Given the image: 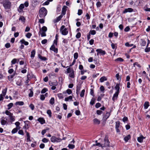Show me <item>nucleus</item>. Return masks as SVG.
I'll return each mask as SVG.
<instances>
[{
    "mask_svg": "<svg viewBox=\"0 0 150 150\" xmlns=\"http://www.w3.org/2000/svg\"><path fill=\"white\" fill-rule=\"evenodd\" d=\"M37 120L41 124H43L45 123V121L43 118H39Z\"/></svg>",
    "mask_w": 150,
    "mask_h": 150,
    "instance_id": "16",
    "label": "nucleus"
},
{
    "mask_svg": "<svg viewBox=\"0 0 150 150\" xmlns=\"http://www.w3.org/2000/svg\"><path fill=\"white\" fill-rule=\"evenodd\" d=\"M89 34H91L92 35H94L96 33V32L95 30H91L89 32Z\"/></svg>",
    "mask_w": 150,
    "mask_h": 150,
    "instance_id": "41",
    "label": "nucleus"
},
{
    "mask_svg": "<svg viewBox=\"0 0 150 150\" xmlns=\"http://www.w3.org/2000/svg\"><path fill=\"white\" fill-rule=\"evenodd\" d=\"M24 7V5L23 4H21L19 6V9H18V11L19 12H21L23 11V9Z\"/></svg>",
    "mask_w": 150,
    "mask_h": 150,
    "instance_id": "15",
    "label": "nucleus"
},
{
    "mask_svg": "<svg viewBox=\"0 0 150 150\" xmlns=\"http://www.w3.org/2000/svg\"><path fill=\"white\" fill-rule=\"evenodd\" d=\"M120 121H118L116 122V125L115 128L117 132H119L120 131L119 129V127L120 125Z\"/></svg>",
    "mask_w": 150,
    "mask_h": 150,
    "instance_id": "7",
    "label": "nucleus"
},
{
    "mask_svg": "<svg viewBox=\"0 0 150 150\" xmlns=\"http://www.w3.org/2000/svg\"><path fill=\"white\" fill-rule=\"evenodd\" d=\"M72 69H73V68H71L70 67H69V68H67V73H70L71 72Z\"/></svg>",
    "mask_w": 150,
    "mask_h": 150,
    "instance_id": "57",
    "label": "nucleus"
},
{
    "mask_svg": "<svg viewBox=\"0 0 150 150\" xmlns=\"http://www.w3.org/2000/svg\"><path fill=\"white\" fill-rule=\"evenodd\" d=\"M133 10L131 8H126L123 11V13H125L127 12H131L133 11Z\"/></svg>",
    "mask_w": 150,
    "mask_h": 150,
    "instance_id": "11",
    "label": "nucleus"
},
{
    "mask_svg": "<svg viewBox=\"0 0 150 150\" xmlns=\"http://www.w3.org/2000/svg\"><path fill=\"white\" fill-rule=\"evenodd\" d=\"M125 45L127 47H131L133 45V44H129V42H127L125 43Z\"/></svg>",
    "mask_w": 150,
    "mask_h": 150,
    "instance_id": "53",
    "label": "nucleus"
},
{
    "mask_svg": "<svg viewBox=\"0 0 150 150\" xmlns=\"http://www.w3.org/2000/svg\"><path fill=\"white\" fill-rule=\"evenodd\" d=\"M45 97L44 95L43 94L40 95V99L42 100H45Z\"/></svg>",
    "mask_w": 150,
    "mask_h": 150,
    "instance_id": "62",
    "label": "nucleus"
},
{
    "mask_svg": "<svg viewBox=\"0 0 150 150\" xmlns=\"http://www.w3.org/2000/svg\"><path fill=\"white\" fill-rule=\"evenodd\" d=\"M67 7L65 6H63L62 8L61 15H64L66 14Z\"/></svg>",
    "mask_w": 150,
    "mask_h": 150,
    "instance_id": "12",
    "label": "nucleus"
},
{
    "mask_svg": "<svg viewBox=\"0 0 150 150\" xmlns=\"http://www.w3.org/2000/svg\"><path fill=\"white\" fill-rule=\"evenodd\" d=\"M35 54V50H33L31 52L30 57L31 58H33L34 57Z\"/></svg>",
    "mask_w": 150,
    "mask_h": 150,
    "instance_id": "22",
    "label": "nucleus"
},
{
    "mask_svg": "<svg viewBox=\"0 0 150 150\" xmlns=\"http://www.w3.org/2000/svg\"><path fill=\"white\" fill-rule=\"evenodd\" d=\"M96 51L97 52V55H98L99 54H100L101 55H104L106 54V52L105 51L102 50L101 49H97L96 50Z\"/></svg>",
    "mask_w": 150,
    "mask_h": 150,
    "instance_id": "5",
    "label": "nucleus"
},
{
    "mask_svg": "<svg viewBox=\"0 0 150 150\" xmlns=\"http://www.w3.org/2000/svg\"><path fill=\"white\" fill-rule=\"evenodd\" d=\"M110 113L107 112L105 115L104 116V118L106 120L110 116Z\"/></svg>",
    "mask_w": 150,
    "mask_h": 150,
    "instance_id": "25",
    "label": "nucleus"
},
{
    "mask_svg": "<svg viewBox=\"0 0 150 150\" xmlns=\"http://www.w3.org/2000/svg\"><path fill=\"white\" fill-rule=\"evenodd\" d=\"M5 47L6 48H9L10 47L11 45L9 43H7L5 45Z\"/></svg>",
    "mask_w": 150,
    "mask_h": 150,
    "instance_id": "56",
    "label": "nucleus"
},
{
    "mask_svg": "<svg viewBox=\"0 0 150 150\" xmlns=\"http://www.w3.org/2000/svg\"><path fill=\"white\" fill-rule=\"evenodd\" d=\"M24 102L23 101H18L16 103L15 105H24Z\"/></svg>",
    "mask_w": 150,
    "mask_h": 150,
    "instance_id": "32",
    "label": "nucleus"
},
{
    "mask_svg": "<svg viewBox=\"0 0 150 150\" xmlns=\"http://www.w3.org/2000/svg\"><path fill=\"white\" fill-rule=\"evenodd\" d=\"M85 92V90L84 89H83L81 91V93L80 94V96L83 97H84V93Z\"/></svg>",
    "mask_w": 150,
    "mask_h": 150,
    "instance_id": "38",
    "label": "nucleus"
},
{
    "mask_svg": "<svg viewBox=\"0 0 150 150\" xmlns=\"http://www.w3.org/2000/svg\"><path fill=\"white\" fill-rule=\"evenodd\" d=\"M93 123L95 124H99L100 123V121L97 118H95L93 120Z\"/></svg>",
    "mask_w": 150,
    "mask_h": 150,
    "instance_id": "17",
    "label": "nucleus"
},
{
    "mask_svg": "<svg viewBox=\"0 0 150 150\" xmlns=\"http://www.w3.org/2000/svg\"><path fill=\"white\" fill-rule=\"evenodd\" d=\"M68 147L69 149H73L74 148L75 146L74 145L69 144Z\"/></svg>",
    "mask_w": 150,
    "mask_h": 150,
    "instance_id": "43",
    "label": "nucleus"
},
{
    "mask_svg": "<svg viewBox=\"0 0 150 150\" xmlns=\"http://www.w3.org/2000/svg\"><path fill=\"white\" fill-rule=\"evenodd\" d=\"M7 91V88H6L5 89L3 90L2 91V93L1 94H2V96H4L6 93Z\"/></svg>",
    "mask_w": 150,
    "mask_h": 150,
    "instance_id": "26",
    "label": "nucleus"
},
{
    "mask_svg": "<svg viewBox=\"0 0 150 150\" xmlns=\"http://www.w3.org/2000/svg\"><path fill=\"white\" fill-rule=\"evenodd\" d=\"M54 102V98H52L50 100V103L52 105H53Z\"/></svg>",
    "mask_w": 150,
    "mask_h": 150,
    "instance_id": "34",
    "label": "nucleus"
},
{
    "mask_svg": "<svg viewBox=\"0 0 150 150\" xmlns=\"http://www.w3.org/2000/svg\"><path fill=\"white\" fill-rule=\"evenodd\" d=\"M107 80V79L106 78L105 76H103L102 77H101L100 79V81L101 82H103L105 81H106Z\"/></svg>",
    "mask_w": 150,
    "mask_h": 150,
    "instance_id": "23",
    "label": "nucleus"
},
{
    "mask_svg": "<svg viewBox=\"0 0 150 150\" xmlns=\"http://www.w3.org/2000/svg\"><path fill=\"white\" fill-rule=\"evenodd\" d=\"M29 90L30 91V93L29 94V96L30 97H32L33 96V88H32L31 89H29Z\"/></svg>",
    "mask_w": 150,
    "mask_h": 150,
    "instance_id": "27",
    "label": "nucleus"
},
{
    "mask_svg": "<svg viewBox=\"0 0 150 150\" xmlns=\"http://www.w3.org/2000/svg\"><path fill=\"white\" fill-rule=\"evenodd\" d=\"M13 105V104L12 103H9L8 105V109L9 110Z\"/></svg>",
    "mask_w": 150,
    "mask_h": 150,
    "instance_id": "42",
    "label": "nucleus"
},
{
    "mask_svg": "<svg viewBox=\"0 0 150 150\" xmlns=\"http://www.w3.org/2000/svg\"><path fill=\"white\" fill-rule=\"evenodd\" d=\"M47 113L48 115L50 117H51L52 116V112L50 110H48L47 112Z\"/></svg>",
    "mask_w": 150,
    "mask_h": 150,
    "instance_id": "40",
    "label": "nucleus"
},
{
    "mask_svg": "<svg viewBox=\"0 0 150 150\" xmlns=\"http://www.w3.org/2000/svg\"><path fill=\"white\" fill-rule=\"evenodd\" d=\"M101 106V104L100 103H97L95 105V107L96 108H98L100 107Z\"/></svg>",
    "mask_w": 150,
    "mask_h": 150,
    "instance_id": "55",
    "label": "nucleus"
},
{
    "mask_svg": "<svg viewBox=\"0 0 150 150\" xmlns=\"http://www.w3.org/2000/svg\"><path fill=\"white\" fill-rule=\"evenodd\" d=\"M103 112L100 110H97L96 113L98 115H100Z\"/></svg>",
    "mask_w": 150,
    "mask_h": 150,
    "instance_id": "63",
    "label": "nucleus"
},
{
    "mask_svg": "<svg viewBox=\"0 0 150 150\" xmlns=\"http://www.w3.org/2000/svg\"><path fill=\"white\" fill-rule=\"evenodd\" d=\"M39 27L40 29L39 33H41V32H46L47 30V28L45 26H44L41 28L40 25H39Z\"/></svg>",
    "mask_w": 150,
    "mask_h": 150,
    "instance_id": "10",
    "label": "nucleus"
},
{
    "mask_svg": "<svg viewBox=\"0 0 150 150\" xmlns=\"http://www.w3.org/2000/svg\"><path fill=\"white\" fill-rule=\"evenodd\" d=\"M19 20H21L23 22H24L25 20V18L23 16H21L19 18Z\"/></svg>",
    "mask_w": 150,
    "mask_h": 150,
    "instance_id": "46",
    "label": "nucleus"
},
{
    "mask_svg": "<svg viewBox=\"0 0 150 150\" xmlns=\"http://www.w3.org/2000/svg\"><path fill=\"white\" fill-rule=\"evenodd\" d=\"M11 3L10 2L6 1L3 4V5L5 9H8L10 8L11 6Z\"/></svg>",
    "mask_w": 150,
    "mask_h": 150,
    "instance_id": "4",
    "label": "nucleus"
},
{
    "mask_svg": "<svg viewBox=\"0 0 150 150\" xmlns=\"http://www.w3.org/2000/svg\"><path fill=\"white\" fill-rule=\"evenodd\" d=\"M104 144H103V147H109L110 146V142L108 139L105 137L104 139Z\"/></svg>",
    "mask_w": 150,
    "mask_h": 150,
    "instance_id": "6",
    "label": "nucleus"
},
{
    "mask_svg": "<svg viewBox=\"0 0 150 150\" xmlns=\"http://www.w3.org/2000/svg\"><path fill=\"white\" fill-rule=\"evenodd\" d=\"M145 137H143L142 135H141L140 137L137 138V140L140 143H142L144 139H145Z\"/></svg>",
    "mask_w": 150,
    "mask_h": 150,
    "instance_id": "13",
    "label": "nucleus"
},
{
    "mask_svg": "<svg viewBox=\"0 0 150 150\" xmlns=\"http://www.w3.org/2000/svg\"><path fill=\"white\" fill-rule=\"evenodd\" d=\"M115 61H120V62H123L124 59L121 57H119L115 60Z\"/></svg>",
    "mask_w": 150,
    "mask_h": 150,
    "instance_id": "44",
    "label": "nucleus"
},
{
    "mask_svg": "<svg viewBox=\"0 0 150 150\" xmlns=\"http://www.w3.org/2000/svg\"><path fill=\"white\" fill-rule=\"evenodd\" d=\"M17 62V59H13L11 61V62L12 64H15Z\"/></svg>",
    "mask_w": 150,
    "mask_h": 150,
    "instance_id": "59",
    "label": "nucleus"
},
{
    "mask_svg": "<svg viewBox=\"0 0 150 150\" xmlns=\"http://www.w3.org/2000/svg\"><path fill=\"white\" fill-rule=\"evenodd\" d=\"M49 141V140L46 139L45 138H44L42 140V141L44 143H47Z\"/></svg>",
    "mask_w": 150,
    "mask_h": 150,
    "instance_id": "49",
    "label": "nucleus"
},
{
    "mask_svg": "<svg viewBox=\"0 0 150 150\" xmlns=\"http://www.w3.org/2000/svg\"><path fill=\"white\" fill-rule=\"evenodd\" d=\"M81 36V33L80 32L78 33L76 36V38H79Z\"/></svg>",
    "mask_w": 150,
    "mask_h": 150,
    "instance_id": "52",
    "label": "nucleus"
},
{
    "mask_svg": "<svg viewBox=\"0 0 150 150\" xmlns=\"http://www.w3.org/2000/svg\"><path fill=\"white\" fill-rule=\"evenodd\" d=\"M24 122L25 124V126L23 127V128L25 129H27L29 127V126L30 123V122L28 121H24Z\"/></svg>",
    "mask_w": 150,
    "mask_h": 150,
    "instance_id": "8",
    "label": "nucleus"
},
{
    "mask_svg": "<svg viewBox=\"0 0 150 150\" xmlns=\"http://www.w3.org/2000/svg\"><path fill=\"white\" fill-rule=\"evenodd\" d=\"M50 50H51L53 51L54 52L56 53L58 52V49L55 48V46L54 44L51 46L50 48Z\"/></svg>",
    "mask_w": 150,
    "mask_h": 150,
    "instance_id": "9",
    "label": "nucleus"
},
{
    "mask_svg": "<svg viewBox=\"0 0 150 150\" xmlns=\"http://www.w3.org/2000/svg\"><path fill=\"white\" fill-rule=\"evenodd\" d=\"M9 117L10 118V119L11 122H13L15 120V118L13 116V113H11L9 116Z\"/></svg>",
    "mask_w": 150,
    "mask_h": 150,
    "instance_id": "20",
    "label": "nucleus"
},
{
    "mask_svg": "<svg viewBox=\"0 0 150 150\" xmlns=\"http://www.w3.org/2000/svg\"><path fill=\"white\" fill-rule=\"evenodd\" d=\"M51 141L52 142H59L62 140V139L59 137H56L55 136H53L51 138Z\"/></svg>",
    "mask_w": 150,
    "mask_h": 150,
    "instance_id": "3",
    "label": "nucleus"
},
{
    "mask_svg": "<svg viewBox=\"0 0 150 150\" xmlns=\"http://www.w3.org/2000/svg\"><path fill=\"white\" fill-rule=\"evenodd\" d=\"M149 105V102H145L144 104V108L145 109H147Z\"/></svg>",
    "mask_w": 150,
    "mask_h": 150,
    "instance_id": "29",
    "label": "nucleus"
},
{
    "mask_svg": "<svg viewBox=\"0 0 150 150\" xmlns=\"http://www.w3.org/2000/svg\"><path fill=\"white\" fill-rule=\"evenodd\" d=\"M119 93V92H116L114 94L112 98L113 101H115V99H117Z\"/></svg>",
    "mask_w": 150,
    "mask_h": 150,
    "instance_id": "14",
    "label": "nucleus"
},
{
    "mask_svg": "<svg viewBox=\"0 0 150 150\" xmlns=\"http://www.w3.org/2000/svg\"><path fill=\"white\" fill-rule=\"evenodd\" d=\"M39 22L40 23L42 24L44 23L45 21L44 19L41 18L39 20Z\"/></svg>",
    "mask_w": 150,
    "mask_h": 150,
    "instance_id": "58",
    "label": "nucleus"
},
{
    "mask_svg": "<svg viewBox=\"0 0 150 150\" xmlns=\"http://www.w3.org/2000/svg\"><path fill=\"white\" fill-rule=\"evenodd\" d=\"M69 76L70 77L72 78H74V71L73 69H72V72L69 74Z\"/></svg>",
    "mask_w": 150,
    "mask_h": 150,
    "instance_id": "21",
    "label": "nucleus"
},
{
    "mask_svg": "<svg viewBox=\"0 0 150 150\" xmlns=\"http://www.w3.org/2000/svg\"><path fill=\"white\" fill-rule=\"evenodd\" d=\"M19 129L17 128H14L12 131L11 133L13 134H14L17 132L18 131V129Z\"/></svg>",
    "mask_w": 150,
    "mask_h": 150,
    "instance_id": "35",
    "label": "nucleus"
},
{
    "mask_svg": "<svg viewBox=\"0 0 150 150\" xmlns=\"http://www.w3.org/2000/svg\"><path fill=\"white\" fill-rule=\"evenodd\" d=\"M47 40L45 39L42 40L41 41V43L42 44H45L47 42Z\"/></svg>",
    "mask_w": 150,
    "mask_h": 150,
    "instance_id": "61",
    "label": "nucleus"
},
{
    "mask_svg": "<svg viewBox=\"0 0 150 150\" xmlns=\"http://www.w3.org/2000/svg\"><path fill=\"white\" fill-rule=\"evenodd\" d=\"M38 57L42 60L46 61L47 59V58L45 57L42 56L40 54L38 55Z\"/></svg>",
    "mask_w": 150,
    "mask_h": 150,
    "instance_id": "24",
    "label": "nucleus"
},
{
    "mask_svg": "<svg viewBox=\"0 0 150 150\" xmlns=\"http://www.w3.org/2000/svg\"><path fill=\"white\" fill-rule=\"evenodd\" d=\"M65 26L64 25L62 26L60 28V32L62 34L64 35H67L68 33V31L67 29L66 28H65Z\"/></svg>",
    "mask_w": 150,
    "mask_h": 150,
    "instance_id": "2",
    "label": "nucleus"
},
{
    "mask_svg": "<svg viewBox=\"0 0 150 150\" xmlns=\"http://www.w3.org/2000/svg\"><path fill=\"white\" fill-rule=\"evenodd\" d=\"M32 34L30 33H28L26 35V37L28 38H30V37H31V36L32 35Z\"/></svg>",
    "mask_w": 150,
    "mask_h": 150,
    "instance_id": "51",
    "label": "nucleus"
},
{
    "mask_svg": "<svg viewBox=\"0 0 150 150\" xmlns=\"http://www.w3.org/2000/svg\"><path fill=\"white\" fill-rule=\"evenodd\" d=\"M95 100H96L95 98H93L91 99V101L90 102V104L91 105H93L95 103Z\"/></svg>",
    "mask_w": 150,
    "mask_h": 150,
    "instance_id": "36",
    "label": "nucleus"
},
{
    "mask_svg": "<svg viewBox=\"0 0 150 150\" xmlns=\"http://www.w3.org/2000/svg\"><path fill=\"white\" fill-rule=\"evenodd\" d=\"M72 99V96H69L68 97L66 98H65V100L66 101H69V100H71Z\"/></svg>",
    "mask_w": 150,
    "mask_h": 150,
    "instance_id": "33",
    "label": "nucleus"
},
{
    "mask_svg": "<svg viewBox=\"0 0 150 150\" xmlns=\"http://www.w3.org/2000/svg\"><path fill=\"white\" fill-rule=\"evenodd\" d=\"M131 136L129 134L127 136L125 137L124 138V140L126 142H127L128 140L130 139Z\"/></svg>",
    "mask_w": 150,
    "mask_h": 150,
    "instance_id": "19",
    "label": "nucleus"
},
{
    "mask_svg": "<svg viewBox=\"0 0 150 150\" xmlns=\"http://www.w3.org/2000/svg\"><path fill=\"white\" fill-rule=\"evenodd\" d=\"M74 58L75 59H77L78 57V53L76 52L74 54Z\"/></svg>",
    "mask_w": 150,
    "mask_h": 150,
    "instance_id": "45",
    "label": "nucleus"
},
{
    "mask_svg": "<svg viewBox=\"0 0 150 150\" xmlns=\"http://www.w3.org/2000/svg\"><path fill=\"white\" fill-rule=\"evenodd\" d=\"M90 94L92 96H94V91L93 89L91 88L90 89Z\"/></svg>",
    "mask_w": 150,
    "mask_h": 150,
    "instance_id": "64",
    "label": "nucleus"
},
{
    "mask_svg": "<svg viewBox=\"0 0 150 150\" xmlns=\"http://www.w3.org/2000/svg\"><path fill=\"white\" fill-rule=\"evenodd\" d=\"M47 1L43 3L42 4V5L44 6V5H48L49 4V1Z\"/></svg>",
    "mask_w": 150,
    "mask_h": 150,
    "instance_id": "48",
    "label": "nucleus"
},
{
    "mask_svg": "<svg viewBox=\"0 0 150 150\" xmlns=\"http://www.w3.org/2000/svg\"><path fill=\"white\" fill-rule=\"evenodd\" d=\"M47 11L45 8H41L39 11V17L40 18H45L47 14Z\"/></svg>",
    "mask_w": 150,
    "mask_h": 150,
    "instance_id": "1",
    "label": "nucleus"
},
{
    "mask_svg": "<svg viewBox=\"0 0 150 150\" xmlns=\"http://www.w3.org/2000/svg\"><path fill=\"white\" fill-rule=\"evenodd\" d=\"M15 125H16V128L18 129H20L19 125H20V123L18 122H17L15 123Z\"/></svg>",
    "mask_w": 150,
    "mask_h": 150,
    "instance_id": "47",
    "label": "nucleus"
},
{
    "mask_svg": "<svg viewBox=\"0 0 150 150\" xmlns=\"http://www.w3.org/2000/svg\"><path fill=\"white\" fill-rule=\"evenodd\" d=\"M58 96L60 99H62L63 98V95L62 93H60L58 94Z\"/></svg>",
    "mask_w": 150,
    "mask_h": 150,
    "instance_id": "54",
    "label": "nucleus"
},
{
    "mask_svg": "<svg viewBox=\"0 0 150 150\" xmlns=\"http://www.w3.org/2000/svg\"><path fill=\"white\" fill-rule=\"evenodd\" d=\"M62 16L61 15L58 16V17H57V19L54 20V23H57L62 18Z\"/></svg>",
    "mask_w": 150,
    "mask_h": 150,
    "instance_id": "18",
    "label": "nucleus"
},
{
    "mask_svg": "<svg viewBox=\"0 0 150 150\" xmlns=\"http://www.w3.org/2000/svg\"><path fill=\"white\" fill-rule=\"evenodd\" d=\"M140 3V2L139 1H136L135 2H134L133 6H137L139 5Z\"/></svg>",
    "mask_w": 150,
    "mask_h": 150,
    "instance_id": "37",
    "label": "nucleus"
},
{
    "mask_svg": "<svg viewBox=\"0 0 150 150\" xmlns=\"http://www.w3.org/2000/svg\"><path fill=\"white\" fill-rule=\"evenodd\" d=\"M120 88L119 84L117 83L115 87V90H116V92H119Z\"/></svg>",
    "mask_w": 150,
    "mask_h": 150,
    "instance_id": "28",
    "label": "nucleus"
},
{
    "mask_svg": "<svg viewBox=\"0 0 150 150\" xmlns=\"http://www.w3.org/2000/svg\"><path fill=\"white\" fill-rule=\"evenodd\" d=\"M40 33H41V35L42 37L45 36H46L45 32H41Z\"/></svg>",
    "mask_w": 150,
    "mask_h": 150,
    "instance_id": "60",
    "label": "nucleus"
},
{
    "mask_svg": "<svg viewBox=\"0 0 150 150\" xmlns=\"http://www.w3.org/2000/svg\"><path fill=\"white\" fill-rule=\"evenodd\" d=\"M80 87L78 86H77L76 90V93L77 95L79 94V92L80 90Z\"/></svg>",
    "mask_w": 150,
    "mask_h": 150,
    "instance_id": "39",
    "label": "nucleus"
},
{
    "mask_svg": "<svg viewBox=\"0 0 150 150\" xmlns=\"http://www.w3.org/2000/svg\"><path fill=\"white\" fill-rule=\"evenodd\" d=\"M48 91V90L46 88H43L42 91H41V93H45L46 91Z\"/></svg>",
    "mask_w": 150,
    "mask_h": 150,
    "instance_id": "50",
    "label": "nucleus"
},
{
    "mask_svg": "<svg viewBox=\"0 0 150 150\" xmlns=\"http://www.w3.org/2000/svg\"><path fill=\"white\" fill-rule=\"evenodd\" d=\"M1 123L2 125H4L7 123V122L6 120L1 119Z\"/></svg>",
    "mask_w": 150,
    "mask_h": 150,
    "instance_id": "31",
    "label": "nucleus"
},
{
    "mask_svg": "<svg viewBox=\"0 0 150 150\" xmlns=\"http://www.w3.org/2000/svg\"><path fill=\"white\" fill-rule=\"evenodd\" d=\"M141 45L142 46H145L146 45V42L144 40L142 39L141 40Z\"/></svg>",
    "mask_w": 150,
    "mask_h": 150,
    "instance_id": "30",
    "label": "nucleus"
}]
</instances>
